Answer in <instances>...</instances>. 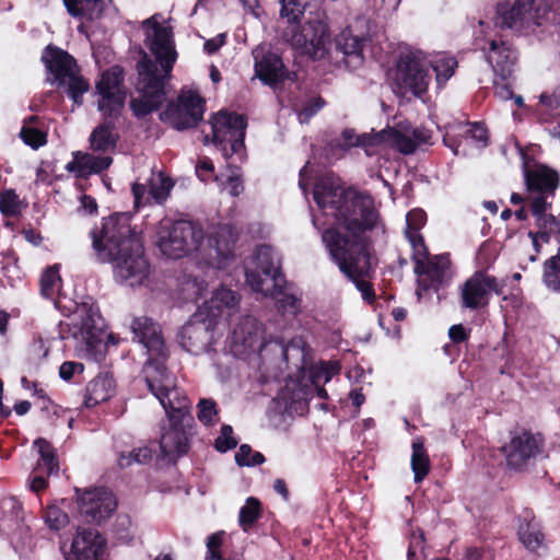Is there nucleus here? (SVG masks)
Returning <instances> with one entry per match:
<instances>
[{
    "mask_svg": "<svg viewBox=\"0 0 560 560\" xmlns=\"http://www.w3.org/2000/svg\"><path fill=\"white\" fill-rule=\"evenodd\" d=\"M158 61L152 60L145 52L136 65L137 79L133 83L139 97L130 101V109L138 119L159 110L166 98V85L172 72L159 70Z\"/></svg>",
    "mask_w": 560,
    "mask_h": 560,
    "instance_id": "4",
    "label": "nucleus"
},
{
    "mask_svg": "<svg viewBox=\"0 0 560 560\" xmlns=\"http://www.w3.org/2000/svg\"><path fill=\"white\" fill-rule=\"evenodd\" d=\"M253 261L255 268H247L245 270L246 282L250 285L253 291H264L262 276L273 281V288H278L279 282L284 281V276L281 268L277 265L275 253L270 245L261 244L257 246Z\"/></svg>",
    "mask_w": 560,
    "mask_h": 560,
    "instance_id": "17",
    "label": "nucleus"
},
{
    "mask_svg": "<svg viewBox=\"0 0 560 560\" xmlns=\"http://www.w3.org/2000/svg\"><path fill=\"white\" fill-rule=\"evenodd\" d=\"M406 237L412 247L411 259L415 262V266L418 265V261H423L429 258L430 252L421 233L412 232L411 235Z\"/></svg>",
    "mask_w": 560,
    "mask_h": 560,
    "instance_id": "49",
    "label": "nucleus"
},
{
    "mask_svg": "<svg viewBox=\"0 0 560 560\" xmlns=\"http://www.w3.org/2000/svg\"><path fill=\"white\" fill-rule=\"evenodd\" d=\"M517 536L523 546L532 552L537 551L542 546L545 535L533 512L525 511L521 515Z\"/></svg>",
    "mask_w": 560,
    "mask_h": 560,
    "instance_id": "29",
    "label": "nucleus"
},
{
    "mask_svg": "<svg viewBox=\"0 0 560 560\" xmlns=\"http://www.w3.org/2000/svg\"><path fill=\"white\" fill-rule=\"evenodd\" d=\"M214 448L220 453H226L237 446V440L233 435V428L230 424H223L220 435L214 440Z\"/></svg>",
    "mask_w": 560,
    "mask_h": 560,
    "instance_id": "50",
    "label": "nucleus"
},
{
    "mask_svg": "<svg viewBox=\"0 0 560 560\" xmlns=\"http://www.w3.org/2000/svg\"><path fill=\"white\" fill-rule=\"evenodd\" d=\"M542 280L548 289L560 293V247L557 255L544 262Z\"/></svg>",
    "mask_w": 560,
    "mask_h": 560,
    "instance_id": "39",
    "label": "nucleus"
},
{
    "mask_svg": "<svg viewBox=\"0 0 560 560\" xmlns=\"http://www.w3.org/2000/svg\"><path fill=\"white\" fill-rule=\"evenodd\" d=\"M130 212H116L102 219L101 228L90 232L92 247L101 262H115V275L121 281H141L149 273L143 245L131 228Z\"/></svg>",
    "mask_w": 560,
    "mask_h": 560,
    "instance_id": "2",
    "label": "nucleus"
},
{
    "mask_svg": "<svg viewBox=\"0 0 560 560\" xmlns=\"http://www.w3.org/2000/svg\"><path fill=\"white\" fill-rule=\"evenodd\" d=\"M255 72L268 85H276L288 78L283 61L276 54H267L260 61H257Z\"/></svg>",
    "mask_w": 560,
    "mask_h": 560,
    "instance_id": "30",
    "label": "nucleus"
},
{
    "mask_svg": "<svg viewBox=\"0 0 560 560\" xmlns=\"http://www.w3.org/2000/svg\"><path fill=\"white\" fill-rule=\"evenodd\" d=\"M71 324L78 329L73 336H80L88 346L93 347L102 341L103 320L98 306L91 298L75 305Z\"/></svg>",
    "mask_w": 560,
    "mask_h": 560,
    "instance_id": "18",
    "label": "nucleus"
},
{
    "mask_svg": "<svg viewBox=\"0 0 560 560\" xmlns=\"http://www.w3.org/2000/svg\"><path fill=\"white\" fill-rule=\"evenodd\" d=\"M177 407L165 409L168 425L163 428L160 448L164 457L185 455L189 450L190 430L195 422L191 413V400L182 399Z\"/></svg>",
    "mask_w": 560,
    "mask_h": 560,
    "instance_id": "7",
    "label": "nucleus"
},
{
    "mask_svg": "<svg viewBox=\"0 0 560 560\" xmlns=\"http://www.w3.org/2000/svg\"><path fill=\"white\" fill-rule=\"evenodd\" d=\"M313 198L326 214H331L347 234L330 226L322 233V240L342 275L350 280L363 301L373 304L376 300L371 279L375 275L372 265L373 241L366 235L375 229L380 213L373 199L352 188H343L332 176L315 182Z\"/></svg>",
    "mask_w": 560,
    "mask_h": 560,
    "instance_id": "1",
    "label": "nucleus"
},
{
    "mask_svg": "<svg viewBox=\"0 0 560 560\" xmlns=\"http://www.w3.org/2000/svg\"><path fill=\"white\" fill-rule=\"evenodd\" d=\"M370 37L354 34L352 27H346L335 38L336 51L341 54V61L349 70L360 68L364 62L363 50Z\"/></svg>",
    "mask_w": 560,
    "mask_h": 560,
    "instance_id": "25",
    "label": "nucleus"
},
{
    "mask_svg": "<svg viewBox=\"0 0 560 560\" xmlns=\"http://www.w3.org/2000/svg\"><path fill=\"white\" fill-rule=\"evenodd\" d=\"M83 153L77 151L73 153V160L66 165V170L70 173H74L75 177L86 178Z\"/></svg>",
    "mask_w": 560,
    "mask_h": 560,
    "instance_id": "60",
    "label": "nucleus"
},
{
    "mask_svg": "<svg viewBox=\"0 0 560 560\" xmlns=\"http://www.w3.org/2000/svg\"><path fill=\"white\" fill-rule=\"evenodd\" d=\"M247 119L236 113L219 112L212 121L214 144L222 151L225 159L245 148Z\"/></svg>",
    "mask_w": 560,
    "mask_h": 560,
    "instance_id": "9",
    "label": "nucleus"
},
{
    "mask_svg": "<svg viewBox=\"0 0 560 560\" xmlns=\"http://www.w3.org/2000/svg\"><path fill=\"white\" fill-rule=\"evenodd\" d=\"M85 174L86 177L91 174H101L106 171L113 163V158L109 155H93L83 153Z\"/></svg>",
    "mask_w": 560,
    "mask_h": 560,
    "instance_id": "46",
    "label": "nucleus"
},
{
    "mask_svg": "<svg viewBox=\"0 0 560 560\" xmlns=\"http://www.w3.org/2000/svg\"><path fill=\"white\" fill-rule=\"evenodd\" d=\"M203 238L205 231L198 221L168 220L160 224L156 245L164 256L179 259L197 250Z\"/></svg>",
    "mask_w": 560,
    "mask_h": 560,
    "instance_id": "6",
    "label": "nucleus"
},
{
    "mask_svg": "<svg viewBox=\"0 0 560 560\" xmlns=\"http://www.w3.org/2000/svg\"><path fill=\"white\" fill-rule=\"evenodd\" d=\"M77 502L83 521L97 525L108 518L117 508L114 493L106 488L85 490L78 497Z\"/></svg>",
    "mask_w": 560,
    "mask_h": 560,
    "instance_id": "15",
    "label": "nucleus"
},
{
    "mask_svg": "<svg viewBox=\"0 0 560 560\" xmlns=\"http://www.w3.org/2000/svg\"><path fill=\"white\" fill-rule=\"evenodd\" d=\"M115 394V380L108 373H101L85 387L84 406L93 408L109 400Z\"/></svg>",
    "mask_w": 560,
    "mask_h": 560,
    "instance_id": "28",
    "label": "nucleus"
},
{
    "mask_svg": "<svg viewBox=\"0 0 560 560\" xmlns=\"http://www.w3.org/2000/svg\"><path fill=\"white\" fill-rule=\"evenodd\" d=\"M427 222V214L421 209H412L407 213V230L406 236L411 235L412 232L420 233V229Z\"/></svg>",
    "mask_w": 560,
    "mask_h": 560,
    "instance_id": "56",
    "label": "nucleus"
},
{
    "mask_svg": "<svg viewBox=\"0 0 560 560\" xmlns=\"http://www.w3.org/2000/svg\"><path fill=\"white\" fill-rule=\"evenodd\" d=\"M67 12L74 19L93 22L104 12V0H62Z\"/></svg>",
    "mask_w": 560,
    "mask_h": 560,
    "instance_id": "31",
    "label": "nucleus"
},
{
    "mask_svg": "<svg viewBox=\"0 0 560 560\" xmlns=\"http://www.w3.org/2000/svg\"><path fill=\"white\" fill-rule=\"evenodd\" d=\"M470 328H466L462 324H456L450 327L448 337L454 343H462L470 338Z\"/></svg>",
    "mask_w": 560,
    "mask_h": 560,
    "instance_id": "62",
    "label": "nucleus"
},
{
    "mask_svg": "<svg viewBox=\"0 0 560 560\" xmlns=\"http://www.w3.org/2000/svg\"><path fill=\"white\" fill-rule=\"evenodd\" d=\"M45 524L52 530H60L69 523L68 514L55 504L47 505L44 511Z\"/></svg>",
    "mask_w": 560,
    "mask_h": 560,
    "instance_id": "45",
    "label": "nucleus"
},
{
    "mask_svg": "<svg viewBox=\"0 0 560 560\" xmlns=\"http://www.w3.org/2000/svg\"><path fill=\"white\" fill-rule=\"evenodd\" d=\"M0 212L7 218H13L21 213V201L13 189L1 191Z\"/></svg>",
    "mask_w": 560,
    "mask_h": 560,
    "instance_id": "44",
    "label": "nucleus"
},
{
    "mask_svg": "<svg viewBox=\"0 0 560 560\" xmlns=\"http://www.w3.org/2000/svg\"><path fill=\"white\" fill-rule=\"evenodd\" d=\"M238 303V296L235 291L221 287L217 289L208 303L209 315L217 317L221 315L222 308H232Z\"/></svg>",
    "mask_w": 560,
    "mask_h": 560,
    "instance_id": "34",
    "label": "nucleus"
},
{
    "mask_svg": "<svg viewBox=\"0 0 560 560\" xmlns=\"http://www.w3.org/2000/svg\"><path fill=\"white\" fill-rule=\"evenodd\" d=\"M493 22L501 30L539 40L560 33V13L551 0H501L495 5Z\"/></svg>",
    "mask_w": 560,
    "mask_h": 560,
    "instance_id": "3",
    "label": "nucleus"
},
{
    "mask_svg": "<svg viewBox=\"0 0 560 560\" xmlns=\"http://www.w3.org/2000/svg\"><path fill=\"white\" fill-rule=\"evenodd\" d=\"M396 143L399 148V151L404 154L413 153L417 150L418 145V142L400 132H398L396 136Z\"/></svg>",
    "mask_w": 560,
    "mask_h": 560,
    "instance_id": "63",
    "label": "nucleus"
},
{
    "mask_svg": "<svg viewBox=\"0 0 560 560\" xmlns=\"http://www.w3.org/2000/svg\"><path fill=\"white\" fill-rule=\"evenodd\" d=\"M538 228V236L544 243H549L552 235H556L557 228L560 226V221L553 214H547L545 218H540L535 221Z\"/></svg>",
    "mask_w": 560,
    "mask_h": 560,
    "instance_id": "48",
    "label": "nucleus"
},
{
    "mask_svg": "<svg viewBox=\"0 0 560 560\" xmlns=\"http://www.w3.org/2000/svg\"><path fill=\"white\" fill-rule=\"evenodd\" d=\"M325 100L320 96L312 97L303 103L299 110V118L301 121H307L315 116L325 105Z\"/></svg>",
    "mask_w": 560,
    "mask_h": 560,
    "instance_id": "55",
    "label": "nucleus"
},
{
    "mask_svg": "<svg viewBox=\"0 0 560 560\" xmlns=\"http://www.w3.org/2000/svg\"><path fill=\"white\" fill-rule=\"evenodd\" d=\"M205 100L195 91L182 92L160 113V119L178 131L191 129L203 119Z\"/></svg>",
    "mask_w": 560,
    "mask_h": 560,
    "instance_id": "10",
    "label": "nucleus"
},
{
    "mask_svg": "<svg viewBox=\"0 0 560 560\" xmlns=\"http://www.w3.org/2000/svg\"><path fill=\"white\" fill-rule=\"evenodd\" d=\"M174 185L175 183L170 176L160 172L149 182L148 195L150 196V200L152 199L155 203L163 205L170 197Z\"/></svg>",
    "mask_w": 560,
    "mask_h": 560,
    "instance_id": "35",
    "label": "nucleus"
},
{
    "mask_svg": "<svg viewBox=\"0 0 560 560\" xmlns=\"http://www.w3.org/2000/svg\"><path fill=\"white\" fill-rule=\"evenodd\" d=\"M282 38L303 54L316 57L323 54L330 42V30L326 12L318 5L300 15L298 22H288Z\"/></svg>",
    "mask_w": 560,
    "mask_h": 560,
    "instance_id": "5",
    "label": "nucleus"
},
{
    "mask_svg": "<svg viewBox=\"0 0 560 560\" xmlns=\"http://www.w3.org/2000/svg\"><path fill=\"white\" fill-rule=\"evenodd\" d=\"M442 256H434L433 258H427L423 261H418L415 266V273L418 276L440 275L443 271L440 261Z\"/></svg>",
    "mask_w": 560,
    "mask_h": 560,
    "instance_id": "53",
    "label": "nucleus"
},
{
    "mask_svg": "<svg viewBox=\"0 0 560 560\" xmlns=\"http://www.w3.org/2000/svg\"><path fill=\"white\" fill-rule=\"evenodd\" d=\"M504 287V280L478 270L460 288L462 306L471 311L485 308L489 305L491 293L502 295Z\"/></svg>",
    "mask_w": 560,
    "mask_h": 560,
    "instance_id": "13",
    "label": "nucleus"
},
{
    "mask_svg": "<svg viewBox=\"0 0 560 560\" xmlns=\"http://www.w3.org/2000/svg\"><path fill=\"white\" fill-rule=\"evenodd\" d=\"M106 540L94 528H79L72 539L66 560H101Z\"/></svg>",
    "mask_w": 560,
    "mask_h": 560,
    "instance_id": "21",
    "label": "nucleus"
},
{
    "mask_svg": "<svg viewBox=\"0 0 560 560\" xmlns=\"http://www.w3.org/2000/svg\"><path fill=\"white\" fill-rule=\"evenodd\" d=\"M198 420L209 427L215 423L214 418L219 415L217 402L212 398H201L197 405Z\"/></svg>",
    "mask_w": 560,
    "mask_h": 560,
    "instance_id": "47",
    "label": "nucleus"
},
{
    "mask_svg": "<svg viewBox=\"0 0 560 560\" xmlns=\"http://www.w3.org/2000/svg\"><path fill=\"white\" fill-rule=\"evenodd\" d=\"M125 71L115 65L101 73L95 89L100 95L97 108L102 115L120 116L125 106L126 91L124 90Z\"/></svg>",
    "mask_w": 560,
    "mask_h": 560,
    "instance_id": "12",
    "label": "nucleus"
},
{
    "mask_svg": "<svg viewBox=\"0 0 560 560\" xmlns=\"http://www.w3.org/2000/svg\"><path fill=\"white\" fill-rule=\"evenodd\" d=\"M261 503L255 497L247 498L245 504L241 508L238 523L247 532L261 517Z\"/></svg>",
    "mask_w": 560,
    "mask_h": 560,
    "instance_id": "38",
    "label": "nucleus"
},
{
    "mask_svg": "<svg viewBox=\"0 0 560 560\" xmlns=\"http://www.w3.org/2000/svg\"><path fill=\"white\" fill-rule=\"evenodd\" d=\"M20 137L25 144L33 149H38L47 142V135L44 131L26 125L22 127Z\"/></svg>",
    "mask_w": 560,
    "mask_h": 560,
    "instance_id": "51",
    "label": "nucleus"
},
{
    "mask_svg": "<svg viewBox=\"0 0 560 560\" xmlns=\"http://www.w3.org/2000/svg\"><path fill=\"white\" fill-rule=\"evenodd\" d=\"M42 60L47 70L54 75L58 86L66 85L67 77L79 71L75 58L52 44L44 49Z\"/></svg>",
    "mask_w": 560,
    "mask_h": 560,
    "instance_id": "26",
    "label": "nucleus"
},
{
    "mask_svg": "<svg viewBox=\"0 0 560 560\" xmlns=\"http://www.w3.org/2000/svg\"><path fill=\"white\" fill-rule=\"evenodd\" d=\"M153 450L149 446H142L133 448L128 454L121 453L118 459L120 468H127L133 463L136 464H148L152 460Z\"/></svg>",
    "mask_w": 560,
    "mask_h": 560,
    "instance_id": "43",
    "label": "nucleus"
},
{
    "mask_svg": "<svg viewBox=\"0 0 560 560\" xmlns=\"http://www.w3.org/2000/svg\"><path fill=\"white\" fill-rule=\"evenodd\" d=\"M103 116V121L97 125L89 137L90 149L93 152L112 153L116 150L119 135L115 132L116 121L120 116Z\"/></svg>",
    "mask_w": 560,
    "mask_h": 560,
    "instance_id": "27",
    "label": "nucleus"
},
{
    "mask_svg": "<svg viewBox=\"0 0 560 560\" xmlns=\"http://www.w3.org/2000/svg\"><path fill=\"white\" fill-rule=\"evenodd\" d=\"M410 464L413 471V480L416 483H420L429 475L431 469L430 458L422 438H418L412 442Z\"/></svg>",
    "mask_w": 560,
    "mask_h": 560,
    "instance_id": "33",
    "label": "nucleus"
},
{
    "mask_svg": "<svg viewBox=\"0 0 560 560\" xmlns=\"http://www.w3.org/2000/svg\"><path fill=\"white\" fill-rule=\"evenodd\" d=\"M435 73L436 84L442 88L455 73L457 60L454 57L439 58L431 63Z\"/></svg>",
    "mask_w": 560,
    "mask_h": 560,
    "instance_id": "41",
    "label": "nucleus"
},
{
    "mask_svg": "<svg viewBox=\"0 0 560 560\" xmlns=\"http://www.w3.org/2000/svg\"><path fill=\"white\" fill-rule=\"evenodd\" d=\"M84 365L80 362L66 361L60 365L59 376L65 381H70L75 373H82Z\"/></svg>",
    "mask_w": 560,
    "mask_h": 560,
    "instance_id": "61",
    "label": "nucleus"
},
{
    "mask_svg": "<svg viewBox=\"0 0 560 560\" xmlns=\"http://www.w3.org/2000/svg\"><path fill=\"white\" fill-rule=\"evenodd\" d=\"M396 79L400 89L421 96L428 91L430 82L425 60L413 51L401 55L397 65Z\"/></svg>",
    "mask_w": 560,
    "mask_h": 560,
    "instance_id": "14",
    "label": "nucleus"
},
{
    "mask_svg": "<svg viewBox=\"0 0 560 560\" xmlns=\"http://www.w3.org/2000/svg\"><path fill=\"white\" fill-rule=\"evenodd\" d=\"M180 336L186 350L197 352L206 346L208 328L205 323L188 322L183 326Z\"/></svg>",
    "mask_w": 560,
    "mask_h": 560,
    "instance_id": "32",
    "label": "nucleus"
},
{
    "mask_svg": "<svg viewBox=\"0 0 560 560\" xmlns=\"http://www.w3.org/2000/svg\"><path fill=\"white\" fill-rule=\"evenodd\" d=\"M168 353L148 358L143 375L149 392L160 401L163 409L177 407L182 399L190 400L185 392L177 386V377L167 369Z\"/></svg>",
    "mask_w": 560,
    "mask_h": 560,
    "instance_id": "8",
    "label": "nucleus"
},
{
    "mask_svg": "<svg viewBox=\"0 0 560 560\" xmlns=\"http://www.w3.org/2000/svg\"><path fill=\"white\" fill-rule=\"evenodd\" d=\"M273 289L279 296L277 299V307L281 313L295 316L301 312V296L285 292L280 283L278 288Z\"/></svg>",
    "mask_w": 560,
    "mask_h": 560,
    "instance_id": "42",
    "label": "nucleus"
},
{
    "mask_svg": "<svg viewBox=\"0 0 560 560\" xmlns=\"http://www.w3.org/2000/svg\"><path fill=\"white\" fill-rule=\"evenodd\" d=\"M547 194H538L534 197L529 203V210L532 215L535 218V221L545 218L547 215V211L551 209V201H548Z\"/></svg>",
    "mask_w": 560,
    "mask_h": 560,
    "instance_id": "54",
    "label": "nucleus"
},
{
    "mask_svg": "<svg viewBox=\"0 0 560 560\" xmlns=\"http://www.w3.org/2000/svg\"><path fill=\"white\" fill-rule=\"evenodd\" d=\"M545 439L540 433L520 429L511 432L510 441L502 446L509 468L522 471L532 459L544 452Z\"/></svg>",
    "mask_w": 560,
    "mask_h": 560,
    "instance_id": "11",
    "label": "nucleus"
},
{
    "mask_svg": "<svg viewBox=\"0 0 560 560\" xmlns=\"http://www.w3.org/2000/svg\"><path fill=\"white\" fill-rule=\"evenodd\" d=\"M143 24L153 31L152 36L148 37L147 46L162 69L166 73L172 72L177 60L172 27L161 25L155 16L149 18Z\"/></svg>",
    "mask_w": 560,
    "mask_h": 560,
    "instance_id": "19",
    "label": "nucleus"
},
{
    "mask_svg": "<svg viewBox=\"0 0 560 560\" xmlns=\"http://www.w3.org/2000/svg\"><path fill=\"white\" fill-rule=\"evenodd\" d=\"M133 339L147 349L148 358L168 353L161 326L148 316L135 317L131 323Z\"/></svg>",
    "mask_w": 560,
    "mask_h": 560,
    "instance_id": "24",
    "label": "nucleus"
},
{
    "mask_svg": "<svg viewBox=\"0 0 560 560\" xmlns=\"http://www.w3.org/2000/svg\"><path fill=\"white\" fill-rule=\"evenodd\" d=\"M523 175L526 189L529 192L547 194L555 197L556 190L560 185L559 173L548 165L533 161L530 164L527 158L523 162Z\"/></svg>",
    "mask_w": 560,
    "mask_h": 560,
    "instance_id": "20",
    "label": "nucleus"
},
{
    "mask_svg": "<svg viewBox=\"0 0 560 560\" xmlns=\"http://www.w3.org/2000/svg\"><path fill=\"white\" fill-rule=\"evenodd\" d=\"M280 16L287 19L288 22H298L300 15L318 7L317 3H312L311 0H280Z\"/></svg>",
    "mask_w": 560,
    "mask_h": 560,
    "instance_id": "36",
    "label": "nucleus"
},
{
    "mask_svg": "<svg viewBox=\"0 0 560 560\" xmlns=\"http://www.w3.org/2000/svg\"><path fill=\"white\" fill-rule=\"evenodd\" d=\"M225 34H219L213 38L207 39L203 44V50L208 55H214L225 44Z\"/></svg>",
    "mask_w": 560,
    "mask_h": 560,
    "instance_id": "64",
    "label": "nucleus"
},
{
    "mask_svg": "<svg viewBox=\"0 0 560 560\" xmlns=\"http://www.w3.org/2000/svg\"><path fill=\"white\" fill-rule=\"evenodd\" d=\"M469 129L466 130V135H469L477 143L482 147L488 145L489 143V133L486 125L483 122H467Z\"/></svg>",
    "mask_w": 560,
    "mask_h": 560,
    "instance_id": "58",
    "label": "nucleus"
},
{
    "mask_svg": "<svg viewBox=\"0 0 560 560\" xmlns=\"http://www.w3.org/2000/svg\"><path fill=\"white\" fill-rule=\"evenodd\" d=\"M61 278L57 265L47 267L40 276V293L45 298L51 299L59 291Z\"/></svg>",
    "mask_w": 560,
    "mask_h": 560,
    "instance_id": "40",
    "label": "nucleus"
},
{
    "mask_svg": "<svg viewBox=\"0 0 560 560\" xmlns=\"http://www.w3.org/2000/svg\"><path fill=\"white\" fill-rule=\"evenodd\" d=\"M223 536L224 532H217L211 534L207 538L206 560H224L223 555L221 552V547L223 545Z\"/></svg>",
    "mask_w": 560,
    "mask_h": 560,
    "instance_id": "52",
    "label": "nucleus"
},
{
    "mask_svg": "<svg viewBox=\"0 0 560 560\" xmlns=\"http://www.w3.org/2000/svg\"><path fill=\"white\" fill-rule=\"evenodd\" d=\"M73 72L66 79V93L68 97L73 102L75 106H81L83 104V96L90 90L89 81L77 73Z\"/></svg>",
    "mask_w": 560,
    "mask_h": 560,
    "instance_id": "37",
    "label": "nucleus"
},
{
    "mask_svg": "<svg viewBox=\"0 0 560 560\" xmlns=\"http://www.w3.org/2000/svg\"><path fill=\"white\" fill-rule=\"evenodd\" d=\"M131 192L133 196V208L136 211L150 203V196L148 195L145 185L133 183L131 186Z\"/></svg>",
    "mask_w": 560,
    "mask_h": 560,
    "instance_id": "59",
    "label": "nucleus"
},
{
    "mask_svg": "<svg viewBox=\"0 0 560 560\" xmlns=\"http://www.w3.org/2000/svg\"><path fill=\"white\" fill-rule=\"evenodd\" d=\"M291 352H295V354L301 358L302 364H301V366H299L296 364V368L302 373V378L304 380L307 376V380H308V384H305L301 388V390H300L301 395L298 394V395L293 396L292 397L293 400L306 398L310 395V393L312 392V386L324 385L331 380L334 372L327 368L326 363L322 362L320 366L311 365L310 368H307V364L305 361L306 351H305L304 347L300 348L294 345H289L287 347H282L281 353H282L283 359L287 362V364H289V362H290Z\"/></svg>",
    "mask_w": 560,
    "mask_h": 560,
    "instance_id": "22",
    "label": "nucleus"
},
{
    "mask_svg": "<svg viewBox=\"0 0 560 560\" xmlns=\"http://www.w3.org/2000/svg\"><path fill=\"white\" fill-rule=\"evenodd\" d=\"M39 457L28 477L30 489L37 495L49 486V478L59 476V460L54 445L44 438L34 442Z\"/></svg>",
    "mask_w": 560,
    "mask_h": 560,
    "instance_id": "16",
    "label": "nucleus"
},
{
    "mask_svg": "<svg viewBox=\"0 0 560 560\" xmlns=\"http://www.w3.org/2000/svg\"><path fill=\"white\" fill-rule=\"evenodd\" d=\"M35 404L39 407L42 416L49 421H54L59 418L63 412L61 406L54 402L48 396L40 400H36Z\"/></svg>",
    "mask_w": 560,
    "mask_h": 560,
    "instance_id": "57",
    "label": "nucleus"
},
{
    "mask_svg": "<svg viewBox=\"0 0 560 560\" xmlns=\"http://www.w3.org/2000/svg\"><path fill=\"white\" fill-rule=\"evenodd\" d=\"M488 44L487 61L491 65L495 75L505 81L514 71L518 51L511 42L503 39L502 36L490 39Z\"/></svg>",
    "mask_w": 560,
    "mask_h": 560,
    "instance_id": "23",
    "label": "nucleus"
}]
</instances>
